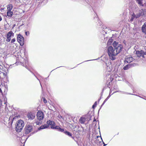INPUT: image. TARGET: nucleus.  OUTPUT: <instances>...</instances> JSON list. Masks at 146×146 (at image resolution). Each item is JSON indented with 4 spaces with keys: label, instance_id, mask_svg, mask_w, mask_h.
Masks as SVG:
<instances>
[{
    "label": "nucleus",
    "instance_id": "obj_27",
    "mask_svg": "<svg viewBox=\"0 0 146 146\" xmlns=\"http://www.w3.org/2000/svg\"><path fill=\"white\" fill-rule=\"evenodd\" d=\"M15 41V38H13L11 40V43H14Z\"/></svg>",
    "mask_w": 146,
    "mask_h": 146
},
{
    "label": "nucleus",
    "instance_id": "obj_6",
    "mask_svg": "<svg viewBox=\"0 0 146 146\" xmlns=\"http://www.w3.org/2000/svg\"><path fill=\"white\" fill-rule=\"evenodd\" d=\"M33 127L29 125H27L25 128V133L26 134L29 133L33 130Z\"/></svg>",
    "mask_w": 146,
    "mask_h": 146
},
{
    "label": "nucleus",
    "instance_id": "obj_21",
    "mask_svg": "<svg viewBox=\"0 0 146 146\" xmlns=\"http://www.w3.org/2000/svg\"><path fill=\"white\" fill-rule=\"evenodd\" d=\"M7 15L9 17H11L13 14V13L11 11H7Z\"/></svg>",
    "mask_w": 146,
    "mask_h": 146
},
{
    "label": "nucleus",
    "instance_id": "obj_29",
    "mask_svg": "<svg viewBox=\"0 0 146 146\" xmlns=\"http://www.w3.org/2000/svg\"><path fill=\"white\" fill-rule=\"evenodd\" d=\"M111 40H111H111L109 39V40L108 41V44L109 43L111 42Z\"/></svg>",
    "mask_w": 146,
    "mask_h": 146
},
{
    "label": "nucleus",
    "instance_id": "obj_19",
    "mask_svg": "<svg viewBox=\"0 0 146 146\" xmlns=\"http://www.w3.org/2000/svg\"><path fill=\"white\" fill-rule=\"evenodd\" d=\"M15 117L12 118V117H10L9 119V120H11V122L10 121L9 122V125H11L13 122L14 119H15Z\"/></svg>",
    "mask_w": 146,
    "mask_h": 146
},
{
    "label": "nucleus",
    "instance_id": "obj_38",
    "mask_svg": "<svg viewBox=\"0 0 146 146\" xmlns=\"http://www.w3.org/2000/svg\"><path fill=\"white\" fill-rule=\"evenodd\" d=\"M1 104H0V105Z\"/></svg>",
    "mask_w": 146,
    "mask_h": 146
},
{
    "label": "nucleus",
    "instance_id": "obj_23",
    "mask_svg": "<svg viewBox=\"0 0 146 146\" xmlns=\"http://www.w3.org/2000/svg\"><path fill=\"white\" fill-rule=\"evenodd\" d=\"M137 2L138 4L139 5H141L142 4L141 0H135Z\"/></svg>",
    "mask_w": 146,
    "mask_h": 146
},
{
    "label": "nucleus",
    "instance_id": "obj_22",
    "mask_svg": "<svg viewBox=\"0 0 146 146\" xmlns=\"http://www.w3.org/2000/svg\"><path fill=\"white\" fill-rule=\"evenodd\" d=\"M64 132L66 134L68 135L69 136H72V134L69 132L66 131H65Z\"/></svg>",
    "mask_w": 146,
    "mask_h": 146
},
{
    "label": "nucleus",
    "instance_id": "obj_15",
    "mask_svg": "<svg viewBox=\"0 0 146 146\" xmlns=\"http://www.w3.org/2000/svg\"><path fill=\"white\" fill-rule=\"evenodd\" d=\"M135 65V64H134L133 65L131 64H128L125 66L123 68V69L124 70H127L129 68L131 67L132 66H134L135 65Z\"/></svg>",
    "mask_w": 146,
    "mask_h": 146
},
{
    "label": "nucleus",
    "instance_id": "obj_36",
    "mask_svg": "<svg viewBox=\"0 0 146 146\" xmlns=\"http://www.w3.org/2000/svg\"><path fill=\"white\" fill-rule=\"evenodd\" d=\"M95 120H96V119H95H95H94V121H95Z\"/></svg>",
    "mask_w": 146,
    "mask_h": 146
},
{
    "label": "nucleus",
    "instance_id": "obj_16",
    "mask_svg": "<svg viewBox=\"0 0 146 146\" xmlns=\"http://www.w3.org/2000/svg\"><path fill=\"white\" fill-rule=\"evenodd\" d=\"M86 119L84 117H82L80 119V122L82 124L84 123L86 121Z\"/></svg>",
    "mask_w": 146,
    "mask_h": 146
},
{
    "label": "nucleus",
    "instance_id": "obj_17",
    "mask_svg": "<svg viewBox=\"0 0 146 146\" xmlns=\"http://www.w3.org/2000/svg\"><path fill=\"white\" fill-rule=\"evenodd\" d=\"M47 123L48 125H50L51 126H54L55 124L54 121L50 120L47 121Z\"/></svg>",
    "mask_w": 146,
    "mask_h": 146
},
{
    "label": "nucleus",
    "instance_id": "obj_9",
    "mask_svg": "<svg viewBox=\"0 0 146 146\" xmlns=\"http://www.w3.org/2000/svg\"><path fill=\"white\" fill-rule=\"evenodd\" d=\"M133 60V58L131 56H128L126 57L124 62L125 63H130Z\"/></svg>",
    "mask_w": 146,
    "mask_h": 146
},
{
    "label": "nucleus",
    "instance_id": "obj_24",
    "mask_svg": "<svg viewBox=\"0 0 146 146\" xmlns=\"http://www.w3.org/2000/svg\"><path fill=\"white\" fill-rule=\"evenodd\" d=\"M109 98V96L104 101L103 103V104H102L101 106H102L107 101V100Z\"/></svg>",
    "mask_w": 146,
    "mask_h": 146
},
{
    "label": "nucleus",
    "instance_id": "obj_5",
    "mask_svg": "<svg viewBox=\"0 0 146 146\" xmlns=\"http://www.w3.org/2000/svg\"><path fill=\"white\" fill-rule=\"evenodd\" d=\"M17 40L21 46L24 44V37L20 35H18L17 37Z\"/></svg>",
    "mask_w": 146,
    "mask_h": 146
},
{
    "label": "nucleus",
    "instance_id": "obj_33",
    "mask_svg": "<svg viewBox=\"0 0 146 146\" xmlns=\"http://www.w3.org/2000/svg\"><path fill=\"white\" fill-rule=\"evenodd\" d=\"M4 8H1V10H3V9H4Z\"/></svg>",
    "mask_w": 146,
    "mask_h": 146
},
{
    "label": "nucleus",
    "instance_id": "obj_31",
    "mask_svg": "<svg viewBox=\"0 0 146 146\" xmlns=\"http://www.w3.org/2000/svg\"><path fill=\"white\" fill-rule=\"evenodd\" d=\"M2 20V18L1 16H0V21Z\"/></svg>",
    "mask_w": 146,
    "mask_h": 146
},
{
    "label": "nucleus",
    "instance_id": "obj_10",
    "mask_svg": "<svg viewBox=\"0 0 146 146\" xmlns=\"http://www.w3.org/2000/svg\"><path fill=\"white\" fill-rule=\"evenodd\" d=\"M27 116L29 119H33L35 117V115L31 112L28 113L27 114Z\"/></svg>",
    "mask_w": 146,
    "mask_h": 146
},
{
    "label": "nucleus",
    "instance_id": "obj_8",
    "mask_svg": "<svg viewBox=\"0 0 146 146\" xmlns=\"http://www.w3.org/2000/svg\"><path fill=\"white\" fill-rule=\"evenodd\" d=\"M14 35V33L11 31L8 32L7 34V39L6 40V41L8 42H9L11 39V37L12 36H13Z\"/></svg>",
    "mask_w": 146,
    "mask_h": 146
},
{
    "label": "nucleus",
    "instance_id": "obj_30",
    "mask_svg": "<svg viewBox=\"0 0 146 146\" xmlns=\"http://www.w3.org/2000/svg\"><path fill=\"white\" fill-rule=\"evenodd\" d=\"M36 123L37 125H39V122L37 121L36 122Z\"/></svg>",
    "mask_w": 146,
    "mask_h": 146
},
{
    "label": "nucleus",
    "instance_id": "obj_14",
    "mask_svg": "<svg viewBox=\"0 0 146 146\" xmlns=\"http://www.w3.org/2000/svg\"><path fill=\"white\" fill-rule=\"evenodd\" d=\"M139 16L138 15H135L134 13H133L131 16V18L130 20V22H132V21H133V19L135 18H139Z\"/></svg>",
    "mask_w": 146,
    "mask_h": 146
},
{
    "label": "nucleus",
    "instance_id": "obj_20",
    "mask_svg": "<svg viewBox=\"0 0 146 146\" xmlns=\"http://www.w3.org/2000/svg\"><path fill=\"white\" fill-rule=\"evenodd\" d=\"M48 127V125L47 124H45V125H44L41 126L40 127L39 129H44L47 128Z\"/></svg>",
    "mask_w": 146,
    "mask_h": 146
},
{
    "label": "nucleus",
    "instance_id": "obj_32",
    "mask_svg": "<svg viewBox=\"0 0 146 146\" xmlns=\"http://www.w3.org/2000/svg\"><path fill=\"white\" fill-rule=\"evenodd\" d=\"M0 92H1V93H2V92L1 90V89H0Z\"/></svg>",
    "mask_w": 146,
    "mask_h": 146
},
{
    "label": "nucleus",
    "instance_id": "obj_18",
    "mask_svg": "<svg viewBox=\"0 0 146 146\" xmlns=\"http://www.w3.org/2000/svg\"><path fill=\"white\" fill-rule=\"evenodd\" d=\"M8 11H11L13 8V5L11 4H10L8 5L7 7Z\"/></svg>",
    "mask_w": 146,
    "mask_h": 146
},
{
    "label": "nucleus",
    "instance_id": "obj_35",
    "mask_svg": "<svg viewBox=\"0 0 146 146\" xmlns=\"http://www.w3.org/2000/svg\"><path fill=\"white\" fill-rule=\"evenodd\" d=\"M95 120H96V119H95H95H94V121H95Z\"/></svg>",
    "mask_w": 146,
    "mask_h": 146
},
{
    "label": "nucleus",
    "instance_id": "obj_4",
    "mask_svg": "<svg viewBox=\"0 0 146 146\" xmlns=\"http://www.w3.org/2000/svg\"><path fill=\"white\" fill-rule=\"evenodd\" d=\"M5 69L6 68H3L2 66H1L0 67V78L1 81H2V79H3L6 76V73L3 72L5 71Z\"/></svg>",
    "mask_w": 146,
    "mask_h": 146
},
{
    "label": "nucleus",
    "instance_id": "obj_25",
    "mask_svg": "<svg viewBox=\"0 0 146 146\" xmlns=\"http://www.w3.org/2000/svg\"><path fill=\"white\" fill-rule=\"evenodd\" d=\"M96 105H97V102H96L94 103V105H93L92 108H95L96 107Z\"/></svg>",
    "mask_w": 146,
    "mask_h": 146
},
{
    "label": "nucleus",
    "instance_id": "obj_13",
    "mask_svg": "<svg viewBox=\"0 0 146 146\" xmlns=\"http://www.w3.org/2000/svg\"><path fill=\"white\" fill-rule=\"evenodd\" d=\"M142 32L145 34H146V22L144 23L142 27Z\"/></svg>",
    "mask_w": 146,
    "mask_h": 146
},
{
    "label": "nucleus",
    "instance_id": "obj_7",
    "mask_svg": "<svg viewBox=\"0 0 146 146\" xmlns=\"http://www.w3.org/2000/svg\"><path fill=\"white\" fill-rule=\"evenodd\" d=\"M36 115L37 118L38 120H41L43 119L44 117V115L42 111H38L37 112Z\"/></svg>",
    "mask_w": 146,
    "mask_h": 146
},
{
    "label": "nucleus",
    "instance_id": "obj_12",
    "mask_svg": "<svg viewBox=\"0 0 146 146\" xmlns=\"http://www.w3.org/2000/svg\"><path fill=\"white\" fill-rule=\"evenodd\" d=\"M50 127L52 129H55L58 130V131L61 132H63L64 131V129H63L60 128L59 126H51Z\"/></svg>",
    "mask_w": 146,
    "mask_h": 146
},
{
    "label": "nucleus",
    "instance_id": "obj_34",
    "mask_svg": "<svg viewBox=\"0 0 146 146\" xmlns=\"http://www.w3.org/2000/svg\"><path fill=\"white\" fill-rule=\"evenodd\" d=\"M104 145H106L105 144H104Z\"/></svg>",
    "mask_w": 146,
    "mask_h": 146
},
{
    "label": "nucleus",
    "instance_id": "obj_28",
    "mask_svg": "<svg viewBox=\"0 0 146 146\" xmlns=\"http://www.w3.org/2000/svg\"><path fill=\"white\" fill-rule=\"evenodd\" d=\"M25 35H27V36H28V35L29 34V31H27V32H25Z\"/></svg>",
    "mask_w": 146,
    "mask_h": 146
},
{
    "label": "nucleus",
    "instance_id": "obj_26",
    "mask_svg": "<svg viewBox=\"0 0 146 146\" xmlns=\"http://www.w3.org/2000/svg\"><path fill=\"white\" fill-rule=\"evenodd\" d=\"M43 102L44 103H47V101L44 98H43Z\"/></svg>",
    "mask_w": 146,
    "mask_h": 146
},
{
    "label": "nucleus",
    "instance_id": "obj_1",
    "mask_svg": "<svg viewBox=\"0 0 146 146\" xmlns=\"http://www.w3.org/2000/svg\"><path fill=\"white\" fill-rule=\"evenodd\" d=\"M108 53L110 58L112 60L115 59V56L117 55L115 49H113L112 46H110L108 49Z\"/></svg>",
    "mask_w": 146,
    "mask_h": 146
},
{
    "label": "nucleus",
    "instance_id": "obj_3",
    "mask_svg": "<svg viewBox=\"0 0 146 146\" xmlns=\"http://www.w3.org/2000/svg\"><path fill=\"white\" fill-rule=\"evenodd\" d=\"M113 45L117 54L121 51L123 48L122 45L121 44H119L118 42L115 41L113 42Z\"/></svg>",
    "mask_w": 146,
    "mask_h": 146
},
{
    "label": "nucleus",
    "instance_id": "obj_2",
    "mask_svg": "<svg viewBox=\"0 0 146 146\" xmlns=\"http://www.w3.org/2000/svg\"><path fill=\"white\" fill-rule=\"evenodd\" d=\"M24 125V121L21 119L19 120L16 124L15 127L17 131L18 132H20L22 129Z\"/></svg>",
    "mask_w": 146,
    "mask_h": 146
},
{
    "label": "nucleus",
    "instance_id": "obj_37",
    "mask_svg": "<svg viewBox=\"0 0 146 146\" xmlns=\"http://www.w3.org/2000/svg\"><path fill=\"white\" fill-rule=\"evenodd\" d=\"M0 102H1V100H0Z\"/></svg>",
    "mask_w": 146,
    "mask_h": 146
},
{
    "label": "nucleus",
    "instance_id": "obj_11",
    "mask_svg": "<svg viewBox=\"0 0 146 146\" xmlns=\"http://www.w3.org/2000/svg\"><path fill=\"white\" fill-rule=\"evenodd\" d=\"M136 54L138 58L140 56L143 57L144 54V52L142 50L141 51H137L136 52Z\"/></svg>",
    "mask_w": 146,
    "mask_h": 146
}]
</instances>
